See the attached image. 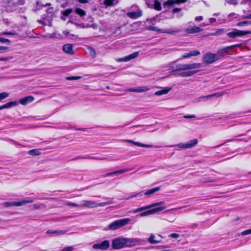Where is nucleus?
<instances>
[{"label": "nucleus", "mask_w": 251, "mask_h": 251, "mask_svg": "<svg viewBox=\"0 0 251 251\" xmlns=\"http://www.w3.org/2000/svg\"><path fill=\"white\" fill-rule=\"evenodd\" d=\"M131 221V219L129 218L122 219L115 221L109 225L108 227L106 228V230H117L126 226Z\"/></svg>", "instance_id": "1"}, {"label": "nucleus", "mask_w": 251, "mask_h": 251, "mask_svg": "<svg viewBox=\"0 0 251 251\" xmlns=\"http://www.w3.org/2000/svg\"><path fill=\"white\" fill-rule=\"evenodd\" d=\"M201 66L200 63H192V64H179L176 66V70L175 71H185L190 70L192 69L199 68Z\"/></svg>", "instance_id": "2"}, {"label": "nucleus", "mask_w": 251, "mask_h": 251, "mask_svg": "<svg viewBox=\"0 0 251 251\" xmlns=\"http://www.w3.org/2000/svg\"><path fill=\"white\" fill-rule=\"evenodd\" d=\"M251 34V31H243L233 28L227 33V36L231 38L244 36L247 34Z\"/></svg>", "instance_id": "3"}, {"label": "nucleus", "mask_w": 251, "mask_h": 251, "mask_svg": "<svg viewBox=\"0 0 251 251\" xmlns=\"http://www.w3.org/2000/svg\"><path fill=\"white\" fill-rule=\"evenodd\" d=\"M33 200L31 198H28L26 200H22L20 201H10L4 202L2 204L5 207L10 206H20L27 203H32Z\"/></svg>", "instance_id": "4"}, {"label": "nucleus", "mask_w": 251, "mask_h": 251, "mask_svg": "<svg viewBox=\"0 0 251 251\" xmlns=\"http://www.w3.org/2000/svg\"><path fill=\"white\" fill-rule=\"evenodd\" d=\"M220 58V56L217 53L211 52L206 53L203 57V62L206 64H211Z\"/></svg>", "instance_id": "5"}, {"label": "nucleus", "mask_w": 251, "mask_h": 251, "mask_svg": "<svg viewBox=\"0 0 251 251\" xmlns=\"http://www.w3.org/2000/svg\"><path fill=\"white\" fill-rule=\"evenodd\" d=\"M198 143V140L197 139H194L190 140L187 142L180 143L176 145H174L173 147H176L178 148L182 149H190L195 146ZM173 147V146H171Z\"/></svg>", "instance_id": "6"}, {"label": "nucleus", "mask_w": 251, "mask_h": 251, "mask_svg": "<svg viewBox=\"0 0 251 251\" xmlns=\"http://www.w3.org/2000/svg\"><path fill=\"white\" fill-rule=\"evenodd\" d=\"M112 247L114 249L118 250L125 247V238L114 239L112 242Z\"/></svg>", "instance_id": "7"}, {"label": "nucleus", "mask_w": 251, "mask_h": 251, "mask_svg": "<svg viewBox=\"0 0 251 251\" xmlns=\"http://www.w3.org/2000/svg\"><path fill=\"white\" fill-rule=\"evenodd\" d=\"M144 240L139 238H125V247H132L137 245L142 244Z\"/></svg>", "instance_id": "8"}, {"label": "nucleus", "mask_w": 251, "mask_h": 251, "mask_svg": "<svg viewBox=\"0 0 251 251\" xmlns=\"http://www.w3.org/2000/svg\"><path fill=\"white\" fill-rule=\"evenodd\" d=\"M147 29L150 30L157 31L159 32L166 33L170 34L171 35H174L176 33H177L180 32V30H179L178 29H167V30H164L163 29H159L156 27L151 26H150L148 27Z\"/></svg>", "instance_id": "9"}, {"label": "nucleus", "mask_w": 251, "mask_h": 251, "mask_svg": "<svg viewBox=\"0 0 251 251\" xmlns=\"http://www.w3.org/2000/svg\"><path fill=\"white\" fill-rule=\"evenodd\" d=\"M81 206L88 208H94L100 206L99 203L95 201L90 200H84L81 201Z\"/></svg>", "instance_id": "10"}, {"label": "nucleus", "mask_w": 251, "mask_h": 251, "mask_svg": "<svg viewBox=\"0 0 251 251\" xmlns=\"http://www.w3.org/2000/svg\"><path fill=\"white\" fill-rule=\"evenodd\" d=\"M109 241L108 240H104L100 244H95L93 245V248L95 250L100 249L101 250H105L109 248Z\"/></svg>", "instance_id": "11"}, {"label": "nucleus", "mask_w": 251, "mask_h": 251, "mask_svg": "<svg viewBox=\"0 0 251 251\" xmlns=\"http://www.w3.org/2000/svg\"><path fill=\"white\" fill-rule=\"evenodd\" d=\"M139 55V53L137 51L134 52L133 53L129 54L126 56H125L123 58H116L115 60L118 62H127L132 59H133L136 57H137Z\"/></svg>", "instance_id": "12"}, {"label": "nucleus", "mask_w": 251, "mask_h": 251, "mask_svg": "<svg viewBox=\"0 0 251 251\" xmlns=\"http://www.w3.org/2000/svg\"><path fill=\"white\" fill-rule=\"evenodd\" d=\"M44 37L47 39H62L63 36L57 31H54L52 33H47L44 35Z\"/></svg>", "instance_id": "13"}, {"label": "nucleus", "mask_w": 251, "mask_h": 251, "mask_svg": "<svg viewBox=\"0 0 251 251\" xmlns=\"http://www.w3.org/2000/svg\"><path fill=\"white\" fill-rule=\"evenodd\" d=\"M203 30L202 28L198 26H193L185 29L184 31L188 33L193 34L201 32Z\"/></svg>", "instance_id": "14"}, {"label": "nucleus", "mask_w": 251, "mask_h": 251, "mask_svg": "<svg viewBox=\"0 0 251 251\" xmlns=\"http://www.w3.org/2000/svg\"><path fill=\"white\" fill-rule=\"evenodd\" d=\"M126 15L130 18L136 19L140 17L142 15L141 11L138 9L135 12H130L126 13Z\"/></svg>", "instance_id": "15"}, {"label": "nucleus", "mask_w": 251, "mask_h": 251, "mask_svg": "<svg viewBox=\"0 0 251 251\" xmlns=\"http://www.w3.org/2000/svg\"><path fill=\"white\" fill-rule=\"evenodd\" d=\"M200 54V52L198 50H192L188 53L183 54L182 56L181 59L190 58L192 56H197Z\"/></svg>", "instance_id": "16"}, {"label": "nucleus", "mask_w": 251, "mask_h": 251, "mask_svg": "<svg viewBox=\"0 0 251 251\" xmlns=\"http://www.w3.org/2000/svg\"><path fill=\"white\" fill-rule=\"evenodd\" d=\"M63 51L70 54H74V51L73 50V46L71 44H67L64 45L63 46Z\"/></svg>", "instance_id": "17"}, {"label": "nucleus", "mask_w": 251, "mask_h": 251, "mask_svg": "<svg viewBox=\"0 0 251 251\" xmlns=\"http://www.w3.org/2000/svg\"><path fill=\"white\" fill-rule=\"evenodd\" d=\"M125 141L126 142L130 143H131L135 146H138V147H144V148H147L153 147V146L151 145L144 144H142L140 142H134V141H133L130 140H125Z\"/></svg>", "instance_id": "18"}, {"label": "nucleus", "mask_w": 251, "mask_h": 251, "mask_svg": "<svg viewBox=\"0 0 251 251\" xmlns=\"http://www.w3.org/2000/svg\"><path fill=\"white\" fill-rule=\"evenodd\" d=\"M34 98L32 96H27L20 100L19 103L22 105H26L29 102H32Z\"/></svg>", "instance_id": "19"}, {"label": "nucleus", "mask_w": 251, "mask_h": 251, "mask_svg": "<svg viewBox=\"0 0 251 251\" xmlns=\"http://www.w3.org/2000/svg\"><path fill=\"white\" fill-rule=\"evenodd\" d=\"M18 105V102L17 101H12L8 102L5 104L0 106V110L5 108H9L12 107L16 106Z\"/></svg>", "instance_id": "20"}, {"label": "nucleus", "mask_w": 251, "mask_h": 251, "mask_svg": "<svg viewBox=\"0 0 251 251\" xmlns=\"http://www.w3.org/2000/svg\"><path fill=\"white\" fill-rule=\"evenodd\" d=\"M66 233V230H48L46 233L48 234H54L56 236L62 235Z\"/></svg>", "instance_id": "21"}, {"label": "nucleus", "mask_w": 251, "mask_h": 251, "mask_svg": "<svg viewBox=\"0 0 251 251\" xmlns=\"http://www.w3.org/2000/svg\"><path fill=\"white\" fill-rule=\"evenodd\" d=\"M128 170L127 169H122V170H118V171H114V172H111V173H107L105 175H104L103 177H106V176H115V175H119L120 174H121L122 173H124L126 171H127Z\"/></svg>", "instance_id": "22"}, {"label": "nucleus", "mask_w": 251, "mask_h": 251, "mask_svg": "<svg viewBox=\"0 0 251 251\" xmlns=\"http://www.w3.org/2000/svg\"><path fill=\"white\" fill-rule=\"evenodd\" d=\"M223 95V93H222V92L215 93V94H212V95H208V96H206L201 97V98H200V100H208L209 98H212V97H219L222 96Z\"/></svg>", "instance_id": "23"}, {"label": "nucleus", "mask_w": 251, "mask_h": 251, "mask_svg": "<svg viewBox=\"0 0 251 251\" xmlns=\"http://www.w3.org/2000/svg\"><path fill=\"white\" fill-rule=\"evenodd\" d=\"M171 89V87H164L161 90L156 92L154 94L156 96L165 95L168 93Z\"/></svg>", "instance_id": "24"}, {"label": "nucleus", "mask_w": 251, "mask_h": 251, "mask_svg": "<svg viewBox=\"0 0 251 251\" xmlns=\"http://www.w3.org/2000/svg\"><path fill=\"white\" fill-rule=\"evenodd\" d=\"M187 0H168L165 4L168 5H172L175 3L179 4L180 3H184Z\"/></svg>", "instance_id": "25"}, {"label": "nucleus", "mask_w": 251, "mask_h": 251, "mask_svg": "<svg viewBox=\"0 0 251 251\" xmlns=\"http://www.w3.org/2000/svg\"><path fill=\"white\" fill-rule=\"evenodd\" d=\"M27 154L30 156H38L41 154V150L33 149L27 152Z\"/></svg>", "instance_id": "26"}, {"label": "nucleus", "mask_w": 251, "mask_h": 251, "mask_svg": "<svg viewBox=\"0 0 251 251\" xmlns=\"http://www.w3.org/2000/svg\"><path fill=\"white\" fill-rule=\"evenodd\" d=\"M236 25L238 26H248L251 25V21H243L239 22L236 24Z\"/></svg>", "instance_id": "27"}, {"label": "nucleus", "mask_w": 251, "mask_h": 251, "mask_svg": "<svg viewBox=\"0 0 251 251\" xmlns=\"http://www.w3.org/2000/svg\"><path fill=\"white\" fill-rule=\"evenodd\" d=\"M198 71H190L187 72H183L180 74V75L182 77H187L192 76L195 74Z\"/></svg>", "instance_id": "28"}, {"label": "nucleus", "mask_w": 251, "mask_h": 251, "mask_svg": "<svg viewBox=\"0 0 251 251\" xmlns=\"http://www.w3.org/2000/svg\"><path fill=\"white\" fill-rule=\"evenodd\" d=\"M155 236L153 234H151L150 237L148 239V241L152 244H155L160 242V241H158L155 239Z\"/></svg>", "instance_id": "29"}, {"label": "nucleus", "mask_w": 251, "mask_h": 251, "mask_svg": "<svg viewBox=\"0 0 251 251\" xmlns=\"http://www.w3.org/2000/svg\"><path fill=\"white\" fill-rule=\"evenodd\" d=\"M160 190V188L159 187L154 188L152 189H151L148 191H147L145 193V195H150L154 194L155 192L159 191Z\"/></svg>", "instance_id": "30"}, {"label": "nucleus", "mask_w": 251, "mask_h": 251, "mask_svg": "<svg viewBox=\"0 0 251 251\" xmlns=\"http://www.w3.org/2000/svg\"><path fill=\"white\" fill-rule=\"evenodd\" d=\"M229 49H231L230 46L226 47L224 49H221L219 50H218L217 54H218L220 56V55L223 53H228V51Z\"/></svg>", "instance_id": "31"}, {"label": "nucleus", "mask_w": 251, "mask_h": 251, "mask_svg": "<svg viewBox=\"0 0 251 251\" xmlns=\"http://www.w3.org/2000/svg\"><path fill=\"white\" fill-rule=\"evenodd\" d=\"M150 88L147 86H142L137 88V91H136L137 93H142L145 92L149 91Z\"/></svg>", "instance_id": "32"}, {"label": "nucleus", "mask_w": 251, "mask_h": 251, "mask_svg": "<svg viewBox=\"0 0 251 251\" xmlns=\"http://www.w3.org/2000/svg\"><path fill=\"white\" fill-rule=\"evenodd\" d=\"M164 203H165V202L164 201H160V202L153 203H152L151 204L147 205V207L148 209H149V208L153 207H155V206H158V205L164 204Z\"/></svg>", "instance_id": "33"}, {"label": "nucleus", "mask_w": 251, "mask_h": 251, "mask_svg": "<svg viewBox=\"0 0 251 251\" xmlns=\"http://www.w3.org/2000/svg\"><path fill=\"white\" fill-rule=\"evenodd\" d=\"M166 208V207H158L153 209H151L152 214H154L157 212L163 210Z\"/></svg>", "instance_id": "34"}, {"label": "nucleus", "mask_w": 251, "mask_h": 251, "mask_svg": "<svg viewBox=\"0 0 251 251\" xmlns=\"http://www.w3.org/2000/svg\"><path fill=\"white\" fill-rule=\"evenodd\" d=\"M151 214H152L151 209H150L149 210L146 211L144 212H143V213L140 214L139 216L140 217H145V216H148V215H150Z\"/></svg>", "instance_id": "35"}, {"label": "nucleus", "mask_w": 251, "mask_h": 251, "mask_svg": "<svg viewBox=\"0 0 251 251\" xmlns=\"http://www.w3.org/2000/svg\"><path fill=\"white\" fill-rule=\"evenodd\" d=\"M75 12L80 16H84L86 14L83 10L78 8L75 9Z\"/></svg>", "instance_id": "36"}, {"label": "nucleus", "mask_w": 251, "mask_h": 251, "mask_svg": "<svg viewBox=\"0 0 251 251\" xmlns=\"http://www.w3.org/2000/svg\"><path fill=\"white\" fill-rule=\"evenodd\" d=\"M113 203H114L113 201L111 200V201H108L99 203V205L100 206L102 207V206H104L107 205H109V204H113Z\"/></svg>", "instance_id": "37"}, {"label": "nucleus", "mask_w": 251, "mask_h": 251, "mask_svg": "<svg viewBox=\"0 0 251 251\" xmlns=\"http://www.w3.org/2000/svg\"><path fill=\"white\" fill-rule=\"evenodd\" d=\"M154 8L157 10H160L161 9V4L158 1H155L154 3Z\"/></svg>", "instance_id": "38"}, {"label": "nucleus", "mask_w": 251, "mask_h": 251, "mask_svg": "<svg viewBox=\"0 0 251 251\" xmlns=\"http://www.w3.org/2000/svg\"><path fill=\"white\" fill-rule=\"evenodd\" d=\"M9 96V94L6 92H2L0 93V100L6 99Z\"/></svg>", "instance_id": "39"}, {"label": "nucleus", "mask_w": 251, "mask_h": 251, "mask_svg": "<svg viewBox=\"0 0 251 251\" xmlns=\"http://www.w3.org/2000/svg\"><path fill=\"white\" fill-rule=\"evenodd\" d=\"M148 209L147 206L141 207L140 208H137L132 211L133 213H136L139 212H141L142 211H143L144 210Z\"/></svg>", "instance_id": "40"}, {"label": "nucleus", "mask_w": 251, "mask_h": 251, "mask_svg": "<svg viewBox=\"0 0 251 251\" xmlns=\"http://www.w3.org/2000/svg\"><path fill=\"white\" fill-rule=\"evenodd\" d=\"M65 204L66 205H67V206H73V207H79V206H80L78 204H77L76 203H73V202H70V201L66 202L65 203Z\"/></svg>", "instance_id": "41"}, {"label": "nucleus", "mask_w": 251, "mask_h": 251, "mask_svg": "<svg viewBox=\"0 0 251 251\" xmlns=\"http://www.w3.org/2000/svg\"><path fill=\"white\" fill-rule=\"evenodd\" d=\"M72 12V9H68L62 12V14L65 16H68Z\"/></svg>", "instance_id": "42"}, {"label": "nucleus", "mask_w": 251, "mask_h": 251, "mask_svg": "<svg viewBox=\"0 0 251 251\" xmlns=\"http://www.w3.org/2000/svg\"><path fill=\"white\" fill-rule=\"evenodd\" d=\"M41 206L43 207H46V205L44 204H43V203H41V204H35L33 205V207L35 209H40Z\"/></svg>", "instance_id": "43"}, {"label": "nucleus", "mask_w": 251, "mask_h": 251, "mask_svg": "<svg viewBox=\"0 0 251 251\" xmlns=\"http://www.w3.org/2000/svg\"><path fill=\"white\" fill-rule=\"evenodd\" d=\"M250 234H251V229L243 231L241 233V235H243V236Z\"/></svg>", "instance_id": "44"}, {"label": "nucleus", "mask_w": 251, "mask_h": 251, "mask_svg": "<svg viewBox=\"0 0 251 251\" xmlns=\"http://www.w3.org/2000/svg\"><path fill=\"white\" fill-rule=\"evenodd\" d=\"M71 217H72L71 216H64V217H58V218H56L55 220L58 221H63L66 219L70 218Z\"/></svg>", "instance_id": "45"}, {"label": "nucleus", "mask_w": 251, "mask_h": 251, "mask_svg": "<svg viewBox=\"0 0 251 251\" xmlns=\"http://www.w3.org/2000/svg\"><path fill=\"white\" fill-rule=\"evenodd\" d=\"M81 78L80 76H69L67 77V80H76Z\"/></svg>", "instance_id": "46"}, {"label": "nucleus", "mask_w": 251, "mask_h": 251, "mask_svg": "<svg viewBox=\"0 0 251 251\" xmlns=\"http://www.w3.org/2000/svg\"><path fill=\"white\" fill-rule=\"evenodd\" d=\"M228 17L229 18H231L233 19L236 18L238 17V15L235 14V13H231L228 15Z\"/></svg>", "instance_id": "47"}, {"label": "nucleus", "mask_w": 251, "mask_h": 251, "mask_svg": "<svg viewBox=\"0 0 251 251\" xmlns=\"http://www.w3.org/2000/svg\"><path fill=\"white\" fill-rule=\"evenodd\" d=\"M14 33H13V32H1L0 33V35H14Z\"/></svg>", "instance_id": "48"}, {"label": "nucleus", "mask_w": 251, "mask_h": 251, "mask_svg": "<svg viewBox=\"0 0 251 251\" xmlns=\"http://www.w3.org/2000/svg\"><path fill=\"white\" fill-rule=\"evenodd\" d=\"M114 0H105V4L107 5H111L113 4Z\"/></svg>", "instance_id": "49"}, {"label": "nucleus", "mask_w": 251, "mask_h": 251, "mask_svg": "<svg viewBox=\"0 0 251 251\" xmlns=\"http://www.w3.org/2000/svg\"><path fill=\"white\" fill-rule=\"evenodd\" d=\"M169 236L174 238H177L180 237V235L177 233H172Z\"/></svg>", "instance_id": "50"}, {"label": "nucleus", "mask_w": 251, "mask_h": 251, "mask_svg": "<svg viewBox=\"0 0 251 251\" xmlns=\"http://www.w3.org/2000/svg\"><path fill=\"white\" fill-rule=\"evenodd\" d=\"M237 0H227V2L231 4L235 5L237 3Z\"/></svg>", "instance_id": "51"}, {"label": "nucleus", "mask_w": 251, "mask_h": 251, "mask_svg": "<svg viewBox=\"0 0 251 251\" xmlns=\"http://www.w3.org/2000/svg\"><path fill=\"white\" fill-rule=\"evenodd\" d=\"M0 42L1 43H10V41L8 39H5L2 37H0Z\"/></svg>", "instance_id": "52"}, {"label": "nucleus", "mask_w": 251, "mask_h": 251, "mask_svg": "<svg viewBox=\"0 0 251 251\" xmlns=\"http://www.w3.org/2000/svg\"><path fill=\"white\" fill-rule=\"evenodd\" d=\"M73 249L72 247H68L64 248L61 251H72Z\"/></svg>", "instance_id": "53"}, {"label": "nucleus", "mask_w": 251, "mask_h": 251, "mask_svg": "<svg viewBox=\"0 0 251 251\" xmlns=\"http://www.w3.org/2000/svg\"><path fill=\"white\" fill-rule=\"evenodd\" d=\"M89 50L90 51L91 55L93 56H94L95 55V50L93 48H89Z\"/></svg>", "instance_id": "54"}, {"label": "nucleus", "mask_w": 251, "mask_h": 251, "mask_svg": "<svg viewBox=\"0 0 251 251\" xmlns=\"http://www.w3.org/2000/svg\"><path fill=\"white\" fill-rule=\"evenodd\" d=\"M185 119H188V118H190V119H194V118H195L196 116L195 115H185L183 117Z\"/></svg>", "instance_id": "55"}, {"label": "nucleus", "mask_w": 251, "mask_h": 251, "mask_svg": "<svg viewBox=\"0 0 251 251\" xmlns=\"http://www.w3.org/2000/svg\"><path fill=\"white\" fill-rule=\"evenodd\" d=\"M195 20L196 21L200 22L203 20V17L201 16L195 17Z\"/></svg>", "instance_id": "56"}, {"label": "nucleus", "mask_w": 251, "mask_h": 251, "mask_svg": "<svg viewBox=\"0 0 251 251\" xmlns=\"http://www.w3.org/2000/svg\"><path fill=\"white\" fill-rule=\"evenodd\" d=\"M8 49L6 47L1 46L0 47V52H4Z\"/></svg>", "instance_id": "57"}, {"label": "nucleus", "mask_w": 251, "mask_h": 251, "mask_svg": "<svg viewBox=\"0 0 251 251\" xmlns=\"http://www.w3.org/2000/svg\"><path fill=\"white\" fill-rule=\"evenodd\" d=\"M139 194H140V193L135 194L133 195L132 196H130L128 197V198H126V200H129V199H131L132 198L137 197Z\"/></svg>", "instance_id": "58"}, {"label": "nucleus", "mask_w": 251, "mask_h": 251, "mask_svg": "<svg viewBox=\"0 0 251 251\" xmlns=\"http://www.w3.org/2000/svg\"><path fill=\"white\" fill-rule=\"evenodd\" d=\"M241 46V44H236L234 45H232L230 46V49H232L236 47H240Z\"/></svg>", "instance_id": "59"}, {"label": "nucleus", "mask_w": 251, "mask_h": 251, "mask_svg": "<svg viewBox=\"0 0 251 251\" xmlns=\"http://www.w3.org/2000/svg\"><path fill=\"white\" fill-rule=\"evenodd\" d=\"M152 249H162V247H161V246H152L151 247Z\"/></svg>", "instance_id": "60"}, {"label": "nucleus", "mask_w": 251, "mask_h": 251, "mask_svg": "<svg viewBox=\"0 0 251 251\" xmlns=\"http://www.w3.org/2000/svg\"><path fill=\"white\" fill-rule=\"evenodd\" d=\"M180 11L181 9L180 8H175L173 11L174 13H177L180 12Z\"/></svg>", "instance_id": "61"}, {"label": "nucleus", "mask_w": 251, "mask_h": 251, "mask_svg": "<svg viewBox=\"0 0 251 251\" xmlns=\"http://www.w3.org/2000/svg\"><path fill=\"white\" fill-rule=\"evenodd\" d=\"M209 22L211 23H213L215 22H216V19L215 18H211L209 19Z\"/></svg>", "instance_id": "62"}, {"label": "nucleus", "mask_w": 251, "mask_h": 251, "mask_svg": "<svg viewBox=\"0 0 251 251\" xmlns=\"http://www.w3.org/2000/svg\"><path fill=\"white\" fill-rule=\"evenodd\" d=\"M9 59V57H3V58H0V60H1V61H7Z\"/></svg>", "instance_id": "63"}, {"label": "nucleus", "mask_w": 251, "mask_h": 251, "mask_svg": "<svg viewBox=\"0 0 251 251\" xmlns=\"http://www.w3.org/2000/svg\"><path fill=\"white\" fill-rule=\"evenodd\" d=\"M63 34L66 37H68L70 35L69 32L65 31H63Z\"/></svg>", "instance_id": "64"}]
</instances>
